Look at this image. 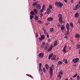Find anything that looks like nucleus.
Wrapping results in <instances>:
<instances>
[{
	"label": "nucleus",
	"mask_w": 80,
	"mask_h": 80,
	"mask_svg": "<svg viewBox=\"0 0 80 80\" xmlns=\"http://www.w3.org/2000/svg\"><path fill=\"white\" fill-rule=\"evenodd\" d=\"M58 17L59 18V21L60 23H61V24H62L63 23H65V21H63V18L62 17V14H59L58 15Z\"/></svg>",
	"instance_id": "f257e3e1"
},
{
	"label": "nucleus",
	"mask_w": 80,
	"mask_h": 80,
	"mask_svg": "<svg viewBox=\"0 0 80 80\" xmlns=\"http://www.w3.org/2000/svg\"><path fill=\"white\" fill-rule=\"evenodd\" d=\"M55 5L56 6H57L58 7H59V8L60 7L61 8L62 7V6H63V4L60 2H55Z\"/></svg>",
	"instance_id": "f03ea898"
},
{
	"label": "nucleus",
	"mask_w": 80,
	"mask_h": 80,
	"mask_svg": "<svg viewBox=\"0 0 80 80\" xmlns=\"http://www.w3.org/2000/svg\"><path fill=\"white\" fill-rule=\"evenodd\" d=\"M49 70L50 75L52 76L53 75V69L52 67H49Z\"/></svg>",
	"instance_id": "7ed1b4c3"
},
{
	"label": "nucleus",
	"mask_w": 80,
	"mask_h": 80,
	"mask_svg": "<svg viewBox=\"0 0 80 80\" xmlns=\"http://www.w3.org/2000/svg\"><path fill=\"white\" fill-rule=\"evenodd\" d=\"M78 60H79V58H74L73 59L72 61L73 62H74V63H77V62H78Z\"/></svg>",
	"instance_id": "20e7f679"
},
{
	"label": "nucleus",
	"mask_w": 80,
	"mask_h": 80,
	"mask_svg": "<svg viewBox=\"0 0 80 80\" xmlns=\"http://www.w3.org/2000/svg\"><path fill=\"white\" fill-rule=\"evenodd\" d=\"M67 30H70V25L68 23H67L66 26Z\"/></svg>",
	"instance_id": "39448f33"
},
{
	"label": "nucleus",
	"mask_w": 80,
	"mask_h": 80,
	"mask_svg": "<svg viewBox=\"0 0 80 80\" xmlns=\"http://www.w3.org/2000/svg\"><path fill=\"white\" fill-rule=\"evenodd\" d=\"M44 38L45 36H44L43 35H42L41 36V38H39V40H43V39H44Z\"/></svg>",
	"instance_id": "423d86ee"
},
{
	"label": "nucleus",
	"mask_w": 80,
	"mask_h": 80,
	"mask_svg": "<svg viewBox=\"0 0 80 80\" xmlns=\"http://www.w3.org/2000/svg\"><path fill=\"white\" fill-rule=\"evenodd\" d=\"M36 7L38 9L40 10L41 8V6H40V5L38 4L36 5Z\"/></svg>",
	"instance_id": "0eeeda50"
},
{
	"label": "nucleus",
	"mask_w": 80,
	"mask_h": 80,
	"mask_svg": "<svg viewBox=\"0 0 80 80\" xmlns=\"http://www.w3.org/2000/svg\"><path fill=\"white\" fill-rule=\"evenodd\" d=\"M67 48V46L66 45H65L63 48V49L62 50V51L63 52H66V48Z\"/></svg>",
	"instance_id": "6e6552de"
},
{
	"label": "nucleus",
	"mask_w": 80,
	"mask_h": 80,
	"mask_svg": "<svg viewBox=\"0 0 80 80\" xmlns=\"http://www.w3.org/2000/svg\"><path fill=\"white\" fill-rule=\"evenodd\" d=\"M61 29L62 30H63L65 29V26L63 25H62L61 26Z\"/></svg>",
	"instance_id": "1a4fd4ad"
},
{
	"label": "nucleus",
	"mask_w": 80,
	"mask_h": 80,
	"mask_svg": "<svg viewBox=\"0 0 80 80\" xmlns=\"http://www.w3.org/2000/svg\"><path fill=\"white\" fill-rule=\"evenodd\" d=\"M47 12L48 14H49L50 13V8H48L47 9Z\"/></svg>",
	"instance_id": "9d476101"
},
{
	"label": "nucleus",
	"mask_w": 80,
	"mask_h": 80,
	"mask_svg": "<svg viewBox=\"0 0 80 80\" xmlns=\"http://www.w3.org/2000/svg\"><path fill=\"white\" fill-rule=\"evenodd\" d=\"M53 55V53H52L49 56V57L48 58L49 60V59H50L51 58H52V57Z\"/></svg>",
	"instance_id": "9b49d317"
},
{
	"label": "nucleus",
	"mask_w": 80,
	"mask_h": 80,
	"mask_svg": "<svg viewBox=\"0 0 80 80\" xmlns=\"http://www.w3.org/2000/svg\"><path fill=\"white\" fill-rule=\"evenodd\" d=\"M53 55V53H52L49 56V57L48 58L49 60V59H50L51 58H52V57Z\"/></svg>",
	"instance_id": "f8f14e48"
},
{
	"label": "nucleus",
	"mask_w": 80,
	"mask_h": 80,
	"mask_svg": "<svg viewBox=\"0 0 80 80\" xmlns=\"http://www.w3.org/2000/svg\"><path fill=\"white\" fill-rule=\"evenodd\" d=\"M47 20H48V21H51L53 20V18H52V17L49 18L47 19Z\"/></svg>",
	"instance_id": "ddd939ff"
},
{
	"label": "nucleus",
	"mask_w": 80,
	"mask_h": 80,
	"mask_svg": "<svg viewBox=\"0 0 80 80\" xmlns=\"http://www.w3.org/2000/svg\"><path fill=\"white\" fill-rule=\"evenodd\" d=\"M64 62L66 63V64H67L68 63V62L67 61V59L66 58H64L63 60Z\"/></svg>",
	"instance_id": "4468645a"
},
{
	"label": "nucleus",
	"mask_w": 80,
	"mask_h": 80,
	"mask_svg": "<svg viewBox=\"0 0 80 80\" xmlns=\"http://www.w3.org/2000/svg\"><path fill=\"white\" fill-rule=\"evenodd\" d=\"M79 15V14H78V13L76 12V13L75 14V18H78V17Z\"/></svg>",
	"instance_id": "2eb2a0df"
},
{
	"label": "nucleus",
	"mask_w": 80,
	"mask_h": 80,
	"mask_svg": "<svg viewBox=\"0 0 80 80\" xmlns=\"http://www.w3.org/2000/svg\"><path fill=\"white\" fill-rule=\"evenodd\" d=\"M39 57H41V58H42V57H43V53H41L39 54Z\"/></svg>",
	"instance_id": "dca6fc26"
},
{
	"label": "nucleus",
	"mask_w": 80,
	"mask_h": 80,
	"mask_svg": "<svg viewBox=\"0 0 80 80\" xmlns=\"http://www.w3.org/2000/svg\"><path fill=\"white\" fill-rule=\"evenodd\" d=\"M57 43H58V42H57V40H55L54 41V46H56V45H57Z\"/></svg>",
	"instance_id": "f3484780"
},
{
	"label": "nucleus",
	"mask_w": 80,
	"mask_h": 80,
	"mask_svg": "<svg viewBox=\"0 0 80 80\" xmlns=\"http://www.w3.org/2000/svg\"><path fill=\"white\" fill-rule=\"evenodd\" d=\"M48 48V44H46L45 45V50H47V48Z\"/></svg>",
	"instance_id": "a211bd4d"
},
{
	"label": "nucleus",
	"mask_w": 80,
	"mask_h": 80,
	"mask_svg": "<svg viewBox=\"0 0 80 80\" xmlns=\"http://www.w3.org/2000/svg\"><path fill=\"white\" fill-rule=\"evenodd\" d=\"M33 11L35 12V13H36V14H37V13H38V11L37 10V9H34Z\"/></svg>",
	"instance_id": "6ab92c4d"
},
{
	"label": "nucleus",
	"mask_w": 80,
	"mask_h": 80,
	"mask_svg": "<svg viewBox=\"0 0 80 80\" xmlns=\"http://www.w3.org/2000/svg\"><path fill=\"white\" fill-rule=\"evenodd\" d=\"M75 38H76L77 37V38H79L80 37V35L78 34H76V35L75 36Z\"/></svg>",
	"instance_id": "aec40b11"
},
{
	"label": "nucleus",
	"mask_w": 80,
	"mask_h": 80,
	"mask_svg": "<svg viewBox=\"0 0 80 80\" xmlns=\"http://www.w3.org/2000/svg\"><path fill=\"white\" fill-rule=\"evenodd\" d=\"M52 48H53V46H51L50 48L48 50V52H50V51H51V50H52Z\"/></svg>",
	"instance_id": "412c9836"
},
{
	"label": "nucleus",
	"mask_w": 80,
	"mask_h": 80,
	"mask_svg": "<svg viewBox=\"0 0 80 80\" xmlns=\"http://www.w3.org/2000/svg\"><path fill=\"white\" fill-rule=\"evenodd\" d=\"M67 30L68 31L66 32V35H68L69 33H70V31H69V30Z\"/></svg>",
	"instance_id": "4be33fe9"
},
{
	"label": "nucleus",
	"mask_w": 80,
	"mask_h": 80,
	"mask_svg": "<svg viewBox=\"0 0 80 80\" xmlns=\"http://www.w3.org/2000/svg\"><path fill=\"white\" fill-rule=\"evenodd\" d=\"M30 14L32 15H35V12L33 11H32L30 13Z\"/></svg>",
	"instance_id": "5701e85b"
},
{
	"label": "nucleus",
	"mask_w": 80,
	"mask_h": 80,
	"mask_svg": "<svg viewBox=\"0 0 80 80\" xmlns=\"http://www.w3.org/2000/svg\"><path fill=\"white\" fill-rule=\"evenodd\" d=\"M45 66L46 69H48V68H49V67H48V65L47 64H45Z\"/></svg>",
	"instance_id": "b1692460"
},
{
	"label": "nucleus",
	"mask_w": 80,
	"mask_h": 80,
	"mask_svg": "<svg viewBox=\"0 0 80 80\" xmlns=\"http://www.w3.org/2000/svg\"><path fill=\"white\" fill-rule=\"evenodd\" d=\"M30 19H31V20H32L33 18L34 17V16L33 15H30Z\"/></svg>",
	"instance_id": "393cba45"
},
{
	"label": "nucleus",
	"mask_w": 80,
	"mask_h": 80,
	"mask_svg": "<svg viewBox=\"0 0 80 80\" xmlns=\"http://www.w3.org/2000/svg\"><path fill=\"white\" fill-rule=\"evenodd\" d=\"M35 19L36 20H38V16H35Z\"/></svg>",
	"instance_id": "a878e982"
},
{
	"label": "nucleus",
	"mask_w": 80,
	"mask_h": 80,
	"mask_svg": "<svg viewBox=\"0 0 80 80\" xmlns=\"http://www.w3.org/2000/svg\"><path fill=\"white\" fill-rule=\"evenodd\" d=\"M76 8H80V5L78 4L76 6Z\"/></svg>",
	"instance_id": "bb28decb"
},
{
	"label": "nucleus",
	"mask_w": 80,
	"mask_h": 80,
	"mask_svg": "<svg viewBox=\"0 0 80 80\" xmlns=\"http://www.w3.org/2000/svg\"><path fill=\"white\" fill-rule=\"evenodd\" d=\"M71 26V27H73V23L72 22H71L69 24Z\"/></svg>",
	"instance_id": "cd10ccee"
},
{
	"label": "nucleus",
	"mask_w": 80,
	"mask_h": 80,
	"mask_svg": "<svg viewBox=\"0 0 80 80\" xmlns=\"http://www.w3.org/2000/svg\"><path fill=\"white\" fill-rule=\"evenodd\" d=\"M56 57V56L55 55H54L51 58V60H53Z\"/></svg>",
	"instance_id": "c85d7f7f"
},
{
	"label": "nucleus",
	"mask_w": 80,
	"mask_h": 80,
	"mask_svg": "<svg viewBox=\"0 0 80 80\" xmlns=\"http://www.w3.org/2000/svg\"><path fill=\"white\" fill-rule=\"evenodd\" d=\"M60 75H62L63 74V72H62V71H61L59 72V73Z\"/></svg>",
	"instance_id": "c756f323"
},
{
	"label": "nucleus",
	"mask_w": 80,
	"mask_h": 80,
	"mask_svg": "<svg viewBox=\"0 0 80 80\" xmlns=\"http://www.w3.org/2000/svg\"><path fill=\"white\" fill-rule=\"evenodd\" d=\"M76 47L78 48H80V45L79 44H77L76 46Z\"/></svg>",
	"instance_id": "7c9ffc66"
},
{
	"label": "nucleus",
	"mask_w": 80,
	"mask_h": 80,
	"mask_svg": "<svg viewBox=\"0 0 80 80\" xmlns=\"http://www.w3.org/2000/svg\"><path fill=\"white\" fill-rule=\"evenodd\" d=\"M58 64H59V65H62V62L61 61H59L58 62Z\"/></svg>",
	"instance_id": "2f4dec72"
},
{
	"label": "nucleus",
	"mask_w": 80,
	"mask_h": 80,
	"mask_svg": "<svg viewBox=\"0 0 80 80\" xmlns=\"http://www.w3.org/2000/svg\"><path fill=\"white\" fill-rule=\"evenodd\" d=\"M78 75V74L76 73L74 76H73V78H75Z\"/></svg>",
	"instance_id": "473e14b6"
},
{
	"label": "nucleus",
	"mask_w": 80,
	"mask_h": 80,
	"mask_svg": "<svg viewBox=\"0 0 80 80\" xmlns=\"http://www.w3.org/2000/svg\"><path fill=\"white\" fill-rule=\"evenodd\" d=\"M38 23H40V24H41L42 23V21H40V20H38Z\"/></svg>",
	"instance_id": "72a5a7b5"
},
{
	"label": "nucleus",
	"mask_w": 80,
	"mask_h": 80,
	"mask_svg": "<svg viewBox=\"0 0 80 80\" xmlns=\"http://www.w3.org/2000/svg\"><path fill=\"white\" fill-rule=\"evenodd\" d=\"M49 8H50V9H52V5H50L49 6Z\"/></svg>",
	"instance_id": "f704fd0d"
},
{
	"label": "nucleus",
	"mask_w": 80,
	"mask_h": 80,
	"mask_svg": "<svg viewBox=\"0 0 80 80\" xmlns=\"http://www.w3.org/2000/svg\"><path fill=\"white\" fill-rule=\"evenodd\" d=\"M44 33L45 34H47V31H46V30L45 29H44Z\"/></svg>",
	"instance_id": "c9c22d12"
},
{
	"label": "nucleus",
	"mask_w": 80,
	"mask_h": 80,
	"mask_svg": "<svg viewBox=\"0 0 80 80\" xmlns=\"http://www.w3.org/2000/svg\"><path fill=\"white\" fill-rule=\"evenodd\" d=\"M39 71H42V67H39Z\"/></svg>",
	"instance_id": "e433bc0d"
},
{
	"label": "nucleus",
	"mask_w": 80,
	"mask_h": 80,
	"mask_svg": "<svg viewBox=\"0 0 80 80\" xmlns=\"http://www.w3.org/2000/svg\"><path fill=\"white\" fill-rule=\"evenodd\" d=\"M58 77H59L60 79H61L62 78V76L60 75V74H58Z\"/></svg>",
	"instance_id": "4c0bfd02"
},
{
	"label": "nucleus",
	"mask_w": 80,
	"mask_h": 80,
	"mask_svg": "<svg viewBox=\"0 0 80 80\" xmlns=\"http://www.w3.org/2000/svg\"><path fill=\"white\" fill-rule=\"evenodd\" d=\"M51 32H53V28H51L50 29Z\"/></svg>",
	"instance_id": "58836bf2"
},
{
	"label": "nucleus",
	"mask_w": 80,
	"mask_h": 80,
	"mask_svg": "<svg viewBox=\"0 0 80 80\" xmlns=\"http://www.w3.org/2000/svg\"><path fill=\"white\" fill-rule=\"evenodd\" d=\"M43 70L44 72V73H45V72H46V71L45 70V68H43Z\"/></svg>",
	"instance_id": "ea45409f"
},
{
	"label": "nucleus",
	"mask_w": 80,
	"mask_h": 80,
	"mask_svg": "<svg viewBox=\"0 0 80 80\" xmlns=\"http://www.w3.org/2000/svg\"><path fill=\"white\" fill-rule=\"evenodd\" d=\"M77 78H78V79H79V78H80V77L78 75L77 76Z\"/></svg>",
	"instance_id": "a19ab883"
},
{
	"label": "nucleus",
	"mask_w": 80,
	"mask_h": 80,
	"mask_svg": "<svg viewBox=\"0 0 80 80\" xmlns=\"http://www.w3.org/2000/svg\"><path fill=\"white\" fill-rule=\"evenodd\" d=\"M40 12H43V9H41L40 10Z\"/></svg>",
	"instance_id": "79ce46f5"
},
{
	"label": "nucleus",
	"mask_w": 80,
	"mask_h": 80,
	"mask_svg": "<svg viewBox=\"0 0 80 80\" xmlns=\"http://www.w3.org/2000/svg\"><path fill=\"white\" fill-rule=\"evenodd\" d=\"M36 3H33V6H36Z\"/></svg>",
	"instance_id": "37998d69"
},
{
	"label": "nucleus",
	"mask_w": 80,
	"mask_h": 80,
	"mask_svg": "<svg viewBox=\"0 0 80 80\" xmlns=\"http://www.w3.org/2000/svg\"><path fill=\"white\" fill-rule=\"evenodd\" d=\"M42 65V63H39V67H41Z\"/></svg>",
	"instance_id": "c03bdc74"
},
{
	"label": "nucleus",
	"mask_w": 80,
	"mask_h": 80,
	"mask_svg": "<svg viewBox=\"0 0 80 80\" xmlns=\"http://www.w3.org/2000/svg\"><path fill=\"white\" fill-rule=\"evenodd\" d=\"M65 38H66V39H68V37L67 36L65 37Z\"/></svg>",
	"instance_id": "a18cd8bd"
},
{
	"label": "nucleus",
	"mask_w": 80,
	"mask_h": 80,
	"mask_svg": "<svg viewBox=\"0 0 80 80\" xmlns=\"http://www.w3.org/2000/svg\"><path fill=\"white\" fill-rule=\"evenodd\" d=\"M45 45V42H42V45Z\"/></svg>",
	"instance_id": "49530a36"
},
{
	"label": "nucleus",
	"mask_w": 80,
	"mask_h": 80,
	"mask_svg": "<svg viewBox=\"0 0 80 80\" xmlns=\"http://www.w3.org/2000/svg\"><path fill=\"white\" fill-rule=\"evenodd\" d=\"M44 8H45V7L44 6H43L42 7V9L43 10H44Z\"/></svg>",
	"instance_id": "de8ad7c7"
},
{
	"label": "nucleus",
	"mask_w": 80,
	"mask_h": 80,
	"mask_svg": "<svg viewBox=\"0 0 80 80\" xmlns=\"http://www.w3.org/2000/svg\"><path fill=\"white\" fill-rule=\"evenodd\" d=\"M47 35V37H48V38H49V35H48V34H46Z\"/></svg>",
	"instance_id": "09e8293b"
},
{
	"label": "nucleus",
	"mask_w": 80,
	"mask_h": 80,
	"mask_svg": "<svg viewBox=\"0 0 80 80\" xmlns=\"http://www.w3.org/2000/svg\"><path fill=\"white\" fill-rule=\"evenodd\" d=\"M77 8H75L74 9V10H77Z\"/></svg>",
	"instance_id": "8fccbe9b"
},
{
	"label": "nucleus",
	"mask_w": 80,
	"mask_h": 80,
	"mask_svg": "<svg viewBox=\"0 0 80 80\" xmlns=\"http://www.w3.org/2000/svg\"><path fill=\"white\" fill-rule=\"evenodd\" d=\"M64 2H66V3H67V0H64Z\"/></svg>",
	"instance_id": "3c124183"
},
{
	"label": "nucleus",
	"mask_w": 80,
	"mask_h": 80,
	"mask_svg": "<svg viewBox=\"0 0 80 80\" xmlns=\"http://www.w3.org/2000/svg\"><path fill=\"white\" fill-rule=\"evenodd\" d=\"M71 3H73V0H71Z\"/></svg>",
	"instance_id": "603ef678"
},
{
	"label": "nucleus",
	"mask_w": 80,
	"mask_h": 80,
	"mask_svg": "<svg viewBox=\"0 0 80 80\" xmlns=\"http://www.w3.org/2000/svg\"><path fill=\"white\" fill-rule=\"evenodd\" d=\"M40 15L41 17H42V16H43V14H40Z\"/></svg>",
	"instance_id": "864d4df0"
},
{
	"label": "nucleus",
	"mask_w": 80,
	"mask_h": 80,
	"mask_svg": "<svg viewBox=\"0 0 80 80\" xmlns=\"http://www.w3.org/2000/svg\"><path fill=\"white\" fill-rule=\"evenodd\" d=\"M38 2V1H37L36 2H35L36 4H37Z\"/></svg>",
	"instance_id": "5fc2aeb1"
},
{
	"label": "nucleus",
	"mask_w": 80,
	"mask_h": 80,
	"mask_svg": "<svg viewBox=\"0 0 80 80\" xmlns=\"http://www.w3.org/2000/svg\"><path fill=\"white\" fill-rule=\"evenodd\" d=\"M36 37H38V34H36Z\"/></svg>",
	"instance_id": "6e6d98bb"
},
{
	"label": "nucleus",
	"mask_w": 80,
	"mask_h": 80,
	"mask_svg": "<svg viewBox=\"0 0 80 80\" xmlns=\"http://www.w3.org/2000/svg\"><path fill=\"white\" fill-rule=\"evenodd\" d=\"M51 67L52 68H53V65H52V66H51Z\"/></svg>",
	"instance_id": "4d7b16f0"
},
{
	"label": "nucleus",
	"mask_w": 80,
	"mask_h": 80,
	"mask_svg": "<svg viewBox=\"0 0 80 80\" xmlns=\"http://www.w3.org/2000/svg\"><path fill=\"white\" fill-rule=\"evenodd\" d=\"M79 4H80V1L78 2Z\"/></svg>",
	"instance_id": "13d9d810"
},
{
	"label": "nucleus",
	"mask_w": 80,
	"mask_h": 80,
	"mask_svg": "<svg viewBox=\"0 0 80 80\" xmlns=\"http://www.w3.org/2000/svg\"><path fill=\"white\" fill-rule=\"evenodd\" d=\"M65 80H68V79H66Z\"/></svg>",
	"instance_id": "bf43d9fd"
},
{
	"label": "nucleus",
	"mask_w": 80,
	"mask_h": 80,
	"mask_svg": "<svg viewBox=\"0 0 80 80\" xmlns=\"http://www.w3.org/2000/svg\"><path fill=\"white\" fill-rule=\"evenodd\" d=\"M53 60H55V59L54 58Z\"/></svg>",
	"instance_id": "052dcab7"
},
{
	"label": "nucleus",
	"mask_w": 80,
	"mask_h": 80,
	"mask_svg": "<svg viewBox=\"0 0 80 80\" xmlns=\"http://www.w3.org/2000/svg\"><path fill=\"white\" fill-rule=\"evenodd\" d=\"M74 66H76V65H74Z\"/></svg>",
	"instance_id": "680f3d73"
},
{
	"label": "nucleus",
	"mask_w": 80,
	"mask_h": 80,
	"mask_svg": "<svg viewBox=\"0 0 80 80\" xmlns=\"http://www.w3.org/2000/svg\"><path fill=\"white\" fill-rule=\"evenodd\" d=\"M40 35H41V34L40 33Z\"/></svg>",
	"instance_id": "e2e57ef3"
},
{
	"label": "nucleus",
	"mask_w": 80,
	"mask_h": 80,
	"mask_svg": "<svg viewBox=\"0 0 80 80\" xmlns=\"http://www.w3.org/2000/svg\"><path fill=\"white\" fill-rule=\"evenodd\" d=\"M58 58V59L59 58Z\"/></svg>",
	"instance_id": "0e129e2a"
},
{
	"label": "nucleus",
	"mask_w": 80,
	"mask_h": 80,
	"mask_svg": "<svg viewBox=\"0 0 80 80\" xmlns=\"http://www.w3.org/2000/svg\"><path fill=\"white\" fill-rule=\"evenodd\" d=\"M35 0H34V1H35Z\"/></svg>",
	"instance_id": "69168bd1"
}]
</instances>
